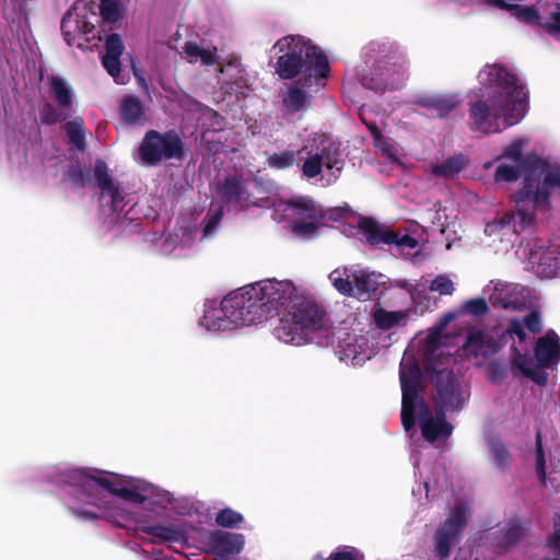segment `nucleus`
Instances as JSON below:
<instances>
[{
  "label": "nucleus",
  "mask_w": 560,
  "mask_h": 560,
  "mask_svg": "<svg viewBox=\"0 0 560 560\" xmlns=\"http://www.w3.org/2000/svg\"><path fill=\"white\" fill-rule=\"evenodd\" d=\"M180 55L189 63L200 62L203 66L214 65L219 60L215 47L201 46L195 42L185 43Z\"/></svg>",
  "instance_id": "26"
},
{
  "label": "nucleus",
  "mask_w": 560,
  "mask_h": 560,
  "mask_svg": "<svg viewBox=\"0 0 560 560\" xmlns=\"http://www.w3.org/2000/svg\"><path fill=\"white\" fill-rule=\"evenodd\" d=\"M377 352V343L369 334L339 331L336 353L347 364L361 365Z\"/></svg>",
  "instance_id": "14"
},
{
  "label": "nucleus",
  "mask_w": 560,
  "mask_h": 560,
  "mask_svg": "<svg viewBox=\"0 0 560 560\" xmlns=\"http://www.w3.org/2000/svg\"><path fill=\"white\" fill-rule=\"evenodd\" d=\"M330 560H362V556L352 547H341L331 553Z\"/></svg>",
  "instance_id": "44"
},
{
  "label": "nucleus",
  "mask_w": 560,
  "mask_h": 560,
  "mask_svg": "<svg viewBox=\"0 0 560 560\" xmlns=\"http://www.w3.org/2000/svg\"><path fill=\"white\" fill-rule=\"evenodd\" d=\"M97 20L94 0H78L61 21V32L67 44L86 49V44L97 38Z\"/></svg>",
  "instance_id": "11"
},
{
  "label": "nucleus",
  "mask_w": 560,
  "mask_h": 560,
  "mask_svg": "<svg viewBox=\"0 0 560 560\" xmlns=\"http://www.w3.org/2000/svg\"><path fill=\"white\" fill-rule=\"evenodd\" d=\"M536 471L539 477V479L544 482L546 479V471H545V458L542 454V450L540 444L537 445L536 451Z\"/></svg>",
  "instance_id": "48"
},
{
  "label": "nucleus",
  "mask_w": 560,
  "mask_h": 560,
  "mask_svg": "<svg viewBox=\"0 0 560 560\" xmlns=\"http://www.w3.org/2000/svg\"><path fill=\"white\" fill-rule=\"evenodd\" d=\"M467 164V161L462 155H455L446 161L435 164L432 167V173L438 177L452 178L456 176Z\"/></svg>",
  "instance_id": "30"
},
{
  "label": "nucleus",
  "mask_w": 560,
  "mask_h": 560,
  "mask_svg": "<svg viewBox=\"0 0 560 560\" xmlns=\"http://www.w3.org/2000/svg\"><path fill=\"white\" fill-rule=\"evenodd\" d=\"M139 81H140L141 85H144V80L143 79H140Z\"/></svg>",
  "instance_id": "55"
},
{
  "label": "nucleus",
  "mask_w": 560,
  "mask_h": 560,
  "mask_svg": "<svg viewBox=\"0 0 560 560\" xmlns=\"http://www.w3.org/2000/svg\"><path fill=\"white\" fill-rule=\"evenodd\" d=\"M510 11L521 21L528 24H536L539 21L538 11L533 7L511 5Z\"/></svg>",
  "instance_id": "39"
},
{
  "label": "nucleus",
  "mask_w": 560,
  "mask_h": 560,
  "mask_svg": "<svg viewBox=\"0 0 560 560\" xmlns=\"http://www.w3.org/2000/svg\"><path fill=\"white\" fill-rule=\"evenodd\" d=\"M488 4H491L493 7H497V8H500V9H505V10H510L511 9V5H509L508 3H505L504 0H485Z\"/></svg>",
  "instance_id": "51"
},
{
  "label": "nucleus",
  "mask_w": 560,
  "mask_h": 560,
  "mask_svg": "<svg viewBox=\"0 0 560 560\" xmlns=\"http://www.w3.org/2000/svg\"><path fill=\"white\" fill-rule=\"evenodd\" d=\"M490 454L493 463L499 468H505L510 464V455L506 448L500 442H492L490 444Z\"/></svg>",
  "instance_id": "38"
},
{
  "label": "nucleus",
  "mask_w": 560,
  "mask_h": 560,
  "mask_svg": "<svg viewBox=\"0 0 560 560\" xmlns=\"http://www.w3.org/2000/svg\"><path fill=\"white\" fill-rule=\"evenodd\" d=\"M313 560H325L322 556H316Z\"/></svg>",
  "instance_id": "54"
},
{
  "label": "nucleus",
  "mask_w": 560,
  "mask_h": 560,
  "mask_svg": "<svg viewBox=\"0 0 560 560\" xmlns=\"http://www.w3.org/2000/svg\"><path fill=\"white\" fill-rule=\"evenodd\" d=\"M228 211L248 210L250 207H273V219L282 223L293 235L312 238L318 234L327 220L340 221V231L348 237H357L370 245H393L405 257L418 253V241L409 234L380 225L371 218L361 217L348 207L324 211L313 199L295 196L288 201L270 203L266 191L255 182H243L238 177L226 179L219 190Z\"/></svg>",
  "instance_id": "2"
},
{
  "label": "nucleus",
  "mask_w": 560,
  "mask_h": 560,
  "mask_svg": "<svg viewBox=\"0 0 560 560\" xmlns=\"http://www.w3.org/2000/svg\"><path fill=\"white\" fill-rule=\"evenodd\" d=\"M312 85L303 80H298L287 84L281 90L282 105L287 114L304 112L308 107L310 95L305 88H311Z\"/></svg>",
  "instance_id": "23"
},
{
  "label": "nucleus",
  "mask_w": 560,
  "mask_h": 560,
  "mask_svg": "<svg viewBox=\"0 0 560 560\" xmlns=\"http://www.w3.org/2000/svg\"><path fill=\"white\" fill-rule=\"evenodd\" d=\"M418 103L427 108L431 116L442 117L455 108L459 100L454 94L448 95H428L421 97Z\"/></svg>",
  "instance_id": "27"
},
{
  "label": "nucleus",
  "mask_w": 560,
  "mask_h": 560,
  "mask_svg": "<svg viewBox=\"0 0 560 560\" xmlns=\"http://www.w3.org/2000/svg\"><path fill=\"white\" fill-rule=\"evenodd\" d=\"M304 161L303 175L313 178L322 172L323 167L329 176L336 179L343 167L342 154L339 144L331 142L324 133H313L300 151H282L268 156L267 163L271 168L283 170Z\"/></svg>",
  "instance_id": "8"
},
{
  "label": "nucleus",
  "mask_w": 560,
  "mask_h": 560,
  "mask_svg": "<svg viewBox=\"0 0 560 560\" xmlns=\"http://www.w3.org/2000/svg\"><path fill=\"white\" fill-rule=\"evenodd\" d=\"M527 141L525 139H515L511 141L506 148L504 149L501 156L495 158L493 161L486 162L483 164L485 168H490L494 162H499L502 158H505L513 163L518 164L521 162L523 155V149L526 145Z\"/></svg>",
  "instance_id": "32"
},
{
  "label": "nucleus",
  "mask_w": 560,
  "mask_h": 560,
  "mask_svg": "<svg viewBox=\"0 0 560 560\" xmlns=\"http://www.w3.org/2000/svg\"><path fill=\"white\" fill-rule=\"evenodd\" d=\"M50 94L63 108H70L73 102V91L69 83L61 77L51 75L48 79Z\"/></svg>",
  "instance_id": "29"
},
{
  "label": "nucleus",
  "mask_w": 560,
  "mask_h": 560,
  "mask_svg": "<svg viewBox=\"0 0 560 560\" xmlns=\"http://www.w3.org/2000/svg\"><path fill=\"white\" fill-rule=\"evenodd\" d=\"M67 482L75 491L69 509L82 520L102 517L120 525L131 520L133 513L118 500L132 505L163 504L170 500L166 491L144 479L96 468L70 469Z\"/></svg>",
  "instance_id": "3"
},
{
  "label": "nucleus",
  "mask_w": 560,
  "mask_h": 560,
  "mask_svg": "<svg viewBox=\"0 0 560 560\" xmlns=\"http://www.w3.org/2000/svg\"><path fill=\"white\" fill-rule=\"evenodd\" d=\"M409 319L408 310L388 311L382 306H374L372 320L376 328L390 330L404 327Z\"/></svg>",
  "instance_id": "25"
},
{
  "label": "nucleus",
  "mask_w": 560,
  "mask_h": 560,
  "mask_svg": "<svg viewBox=\"0 0 560 560\" xmlns=\"http://www.w3.org/2000/svg\"><path fill=\"white\" fill-rule=\"evenodd\" d=\"M463 311L471 315H481L487 313L488 305L483 298L472 299L464 303Z\"/></svg>",
  "instance_id": "42"
},
{
  "label": "nucleus",
  "mask_w": 560,
  "mask_h": 560,
  "mask_svg": "<svg viewBox=\"0 0 560 560\" xmlns=\"http://www.w3.org/2000/svg\"><path fill=\"white\" fill-rule=\"evenodd\" d=\"M483 294L488 296L493 306L514 311L524 308L528 298V292L524 287L501 280L490 281L485 287Z\"/></svg>",
  "instance_id": "18"
},
{
  "label": "nucleus",
  "mask_w": 560,
  "mask_h": 560,
  "mask_svg": "<svg viewBox=\"0 0 560 560\" xmlns=\"http://www.w3.org/2000/svg\"><path fill=\"white\" fill-rule=\"evenodd\" d=\"M222 73L223 72H228L232 75V73H240L241 70L238 69V66L237 65H234V63H230L226 68H221L220 70Z\"/></svg>",
  "instance_id": "52"
},
{
  "label": "nucleus",
  "mask_w": 560,
  "mask_h": 560,
  "mask_svg": "<svg viewBox=\"0 0 560 560\" xmlns=\"http://www.w3.org/2000/svg\"><path fill=\"white\" fill-rule=\"evenodd\" d=\"M534 352L537 364L515 348L513 364L533 382L544 385L547 381V374L540 368L552 369L560 361L559 336L555 331H548L537 340Z\"/></svg>",
  "instance_id": "10"
},
{
  "label": "nucleus",
  "mask_w": 560,
  "mask_h": 560,
  "mask_svg": "<svg viewBox=\"0 0 560 560\" xmlns=\"http://www.w3.org/2000/svg\"><path fill=\"white\" fill-rule=\"evenodd\" d=\"M256 322L257 316L253 306L246 304L241 290H237L221 301H208L205 304L200 326L209 331H224L249 326Z\"/></svg>",
  "instance_id": "9"
},
{
  "label": "nucleus",
  "mask_w": 560,
  "mask_h": 560,
  "mask_svg": "<svg viewBox=\"0 0 560 560\" xmlns=\"http://www.w3.org/2000/svg\"><path fill=\"white\" fill-rule=\"evenodd\" d=\"M246 304H250L260 319V311L284 308L278 326L277 338L288 345L301 346L313 341L325 329V318L317 305L300 301L296 289L290 280L265 279L240 289Z\"/></svg>",
  "instance_id": "4"
},
{
  "label": "nucleus",
  "mask_w": 560,
  "mask_h": 560,
  "mask_svg": "<svg viewBox=\"0 0 560 560\" xmlns=\"http://www.w3.org/2000/svg\"><path fill=\"white\" fill-rule=\"evenodd\" d=\"M502 529L505 530L503 537L498 541L501 547H508L520 539L523 528L518 521L508 523Z\"/></svg>",
  "instance_id": "36"
},
{
  "label": "nucleus",
  "mask_w": 560,
  "mask_h": 560,
  "mask_svg": "<svg viewBox=\"0 0 560 560\" xmlns=\"http://www.w3.org/2000/svg\"><path fill=\"white\" fill-rule=\"evenodd\" d=\"M457 324V315L448 314L425 336L418 337L405 351L400 362L402 392L401 421L406 431L415 425V412L419 410L422 436L431 444L440 445L452 434L453 427L445 412L458 410L467 400V386L446 370V363L456 347L450 332Z\"/></svg>",
  "instance_id": "1"
},
{
  "label": "nucleus",
  "mask_w": 560,
  "mask_h": 560,
  "mask_svg": "<svg viewBox=\"0 0 560 560\" xmlns=\"http://www.w3.org/2000/svg\"><path fill=\"white\" fill-rule=\"evenodd\" d=\"M71 179L74 184L79 186H84L86 184L83 172L81 170H77L72 173Z\"/></svg>",
  "instance_id": "50"
},
{
  "label": "nucleus",
  "mask_w": 560,
  "mask_h": 560,
  "mask_svg": "<svg viewBox=\"0 0 560 560\" xmlns=\"http://www.w3.org/2000/svg\"><path fill=\"white\" fill-rule=\"evenodd\" d=\"M548 30L555 37L560 39V3L557 5L556 11L552 13Z\"/></svg>",
  "instance_id": "47"
},
{
  "label": "nucleus",
  "mask_w": 560,
  "mask_h": 560,
  "mask_svg": "<svg viewBox=\"0 0 560 560\" xmlns=\"http://www.w3.org/2000/svg\"><path fill=\"white\" fill-rule=\"evenodd\" d=\"M245 545L242 534L215 530L207 538L208 550L219 560H230L240 553Z\"/></svg>",
  "instance_id": "21"
},
{
  "label": "nucleus",
  "mask_w": 560,
  "mask_h": 560,
  "mask_svg": "<svg viewBox=\"0 0 560 560\" xmlns=\"http://www.w3.org/2000/svg\"><path fill=\"white\" fill-rule=\"evenodd\" d=\"M222 208V206L212 203L209 218L202 229L201 235H199V231L197 229L187 228L180 229L178 233L170 235L162 245L163 253L180 256L186 248H189L195 244L196 240L210 236L215 231L220 222Z\"/></svg>",
  "instance_id": "15"
},
{
  "label": "nucleus",
  "mask_w": 560,
  "mask_h": 560,
  "mask_svg": "<svg viewBox=\"0 0 560 560\" xmlns=\"http://www.w3.org/2000/svg\"><path fill=\"white\" fill-rule=\"evenodd\" d=\"M540 318L537 313L533 312L523 320L512 319L510 326L506 329V332L512 339L517 338L520 342H523L526 338V329L532 332H536L540 329Z\"/></svg>",
  "instance_id": "28"
},
{
  "label": "nucleus",
  "mask_w": 560,
  "mask_h": 560,
  "mask_svg": "<svg viewBox=\"0 0 560 560\" xmlns=\"http://www.w3.org/2000/svg\"><path fill=\"white\" fill-rule=\"evenodd\" d=\"M215 522L222 527H235L243 522V516L234 510L223 509L217 514Z\"/></svg>",
  "instance_id": "37"
},
{
  "label": "nucleus",
  "mask_w": 560,
  "mask_h": 560,
  "mask_svg": "<svg viewBox=\"0 0 560 560\" xmlns=\"http://www.w3.org/2000/svg\"><path fill=\"white\" fill-rule=\"evenodd\" d=\"M549 546L560 552V516L555 522V530L549 537Z\"/></svg>",
  "instance_id": "49"
},
{
  "label": "nucleus",
  "mask_w": 560,
  "mask_h": 560,
  "mask_svg": "<svg viewBox=\"0 0 560 560\" xmlns=\"http://www.w3.org/2000/svg\"><path fill=\"white\" fill-rule=\"evenodd\" d=\"M528 261L540 278L560 277V252L551 248H538L529 253Z\"/></svg>",
  "instance_id": "22"
},
{
  "label": "nucleus",
  "mask_w": 560,
  "mask_h": 560,
  "mask_svg": "<svg viewBox=\"0 0 560 560\" xmlns=\"http://www.w3.org/2000/svg\"><path fill=\"white\" fill-rule=\"evenodd\" d=\"M360 117L370 130L374 139L375 147L381 150L389 161L400 163L404 156L402 149L392 139L384 137L376 124L368 119L366 109L364 107L360 110Z\"/></svg>",
  "instance_id": "24"
},
{
  "label": "nucleus",
  "mask_w": 560,
  "mask_h": 560,
  "mask_svg": "<svg viewBox=\"0 0 560 560\" xmlns=\"http://www.w3.org/2000/svg\"><path fill=\"white\" fill-rule=\"evenodd\" d=\"M405 80V73L397 74V79H390L386 82H374L373 79L369 80L363 78V84L374 90H386L387 88H397Z\"/></svg>",
  "instance_id": "41"
},
{
  "label": "nucleus",
  "mask_w": 560,
  "mask_h": 560,
  "mask_svg": "<svg viewBox=\"0 0 560 560\" xmlns=\"http://www.w3.org/2000/svg\"><path fill=\"white\" fill-rule=\"evenodd\" d=\"M102 63L117 83H125V80L120 78V57L104 55Z\"/></svg>",
  "instance_id": "40"
},
{
  "label": "nucleus",
  "mask_w": 560,
  "mask_h": 560,
  "mask_svg": "<svg viewBox=\"0 0 560 560\" xmlns=\"http://www.w3.org/2000/svg\"><path fill=\"white\" fill-rule=\"evenodd\" d=\"M478 80L485 100L471 103L474 128L494 133L520 122L528 108V91L523 79L501 65H487Z\"/></svg>",
  "instance_id": "5"
},
{
  "label": "nucleus",
  "mask_w": 560,
  "mask_h": 560,
  "mask_svg": "<svg viewBox=\"0 0 560 560\" xmlns=\"http://www.w3.org/2000/svg\"><path fill=\"white\" fill-rule=\"evenodd\" d=\"M553 192L560 194V166L537 159L533 174L514 197L515 213H505L500 221L488 223L485 232L488 235L497 232L506 235L510 230L520 233L533 223L535 213L549 209V196Z\"/></svg>",
  "instance_id": "6"
},
{
  "label": "nucleus",
  "mask_w": 560,
  "mask_h": 560,
  "mask_svg": "<svg viewBox=\"0 0 560 560\" xmlns=\"http://www.w3.org/2000/svg\"><path fill=\"white\" fill-rule=\"evenodd\" d=\"M67 135L69 140L78 148H84V131H83V119L74 118L66 124Z\"/></svg>",
  "instance_id": "34"
},
{
  "label": "nucleus",
  "mask_w": 560,
  "mask_h": 560,
  "mask_svg": "<svg viewBox=\"0 0 560 560\" xmlns=\"http://www.w3.org/2000/svg\"><path fill=\"white\" fill-rule=\"evenodd\" d=\"M415 468H416L417 471L420 472V465H419L418 460L415 462Z\"/></svg>",
  "instance_id": "53"
},
{
  "label": "nucleus",
  "mask_w": 560,
  "mask_h": 560,
  "mask_svg": "<svg viewBox=\"0 0 560 560\" xmlns=\"http://www.w3.org/2000/svg\"><path fill=\"white\" fill-rule=\"evenodd\" d=\"M40 119L45 124H54L61 119V114L54 106L47 104L40 110Z\"/></svg>",
  "instance_id": "46"
},
{
  "label": "nucleus",
  "mask_w": 560,
  "mask_h": 560,
  "mask_svg": "<svg viewBox=\"0 0 560 560\" xmlns=\"http://www.w3.org/2000/svg\"><path fill=\"white\" fill-rule=\"evenodd\" d=\"M469 515L468 505L457 501L435 536V552L442 560L448 557L451 546L457 541L458 535L466 524Z\"/></svg>",
  "instance_id": "17"
},
{
  "label": "nucleus",
  "mask_w": 560,
  "mask_h": 560,
  "mask_svg": "<svg viewBox=\"0 0 560 560\" xmlns=\"http://www.w3.org/2000/svg\"><path fill=\"white\" fill-rule=\"evenodd\" d=\"M94 176L101 189V208L103 214L114 223H122L126 215H121L126 207L124 196L119 187L108 174V168L103 161H97L94 166Z\"/></svg>",
  "instance_id": "13"
},
{
  "label": "nucleus",
  "mask_w": 560,
  "mask_h": 560,
  "mask_svg": "<svg viewBox=\"0 0 560 560\" xmlns=\"http://www.w3.org/2000/svg\"><path fill=\"white\" fill-rule=\"evenodd\" d=\"M273 50L278 55L276 73L281 79L299 77L305 83L319 85L329 72L326 56L303 36H284L273 45Z\"/></svg>",
  "instance_id": "7"
},
{
  "label": "nucleus",
  "mask_w": 560,
  "mask_h": 560,
  "mask_svg": "<svg viewBox=\"0 0 560 560\" xmlns=\"http://www.w3.org/2000/svg\"><path fill=\"white\" fill-rule=\"evenodd\" d=\"M120 115L127 124H140L144 119L141 103L133 96H126L122 100Z\"/></svg>",
  "instance_id": "31"
},
{
  "label": "nucleus",
  "mask_w": 560,
  "mask_h": 560,
  "mask_svg": "<svg viewBox=\"0 0 560 560\" xmlns=\"http://www.w3.org/2000/svg\"><path fill=\"white\" fill-rule=\"evenodd\" d=\"M520 176V167L518 164H509L505 162H502L498 165L495 173H494V179L495 182H515Z\"/></svg>",
  "instance_id": "35"
},
{
  "label": "nucleus",
  "mask_w": 560,
  "mask_h": 560,
  "mask_svg": "<svg viewBox=\"0 0 560 560\" xmlns=\"http://www.w3.org/2000/svg\"><path fill=\"white\" fill-rule=\"evenodd\" d=\"M498 341L488 331L470 328L460 352L465 359L476 365H481L498 351Z\"/></svg>",
  "instance_id": "20"
},
{
  "label": "nucleus",
  "mask_w": 560,
  "mask_h": 560,
  "mask_svg": "<svg viewBox=\"0 0 560 560\" xmlns=\"http://www.w3.org/2000/svg\"><path fill=\"white\" fill-rule=\"evenodd\" d=\"M329 280L340 293L368 300L386 284L387 278L366 269L338 268L329 273Z\"/></svg>",
  "instance_id": "12"
},
{
  "label": "nucleus",
  "mask_w": 560,
  "mask_h": 560,
  "mask_svg": "<svg viewBox=\"0 0 560 560\" xmlns=\"http://www.w3.org/2000/svg\"><path fill=\"white\" fill-rule=\"evenodd\" d=\"M151 533L154 536H156L161 539H164V540H179V538H180V534L171 527H163V526L154 527V528H152Z\"/></svg>",
  "instance_id": "45"
},
{
  "label": "nucleus",
  "mask_w": 560,
  "mask_h": 560,
  "mask_svg": "<svg viewBox=\"0 0 560 560\" xmlns=\"http://www.w3.org/2000/svg\"><path fill=\"white\" fill-rule=\"evenodd\" d=\"M182 154V143L175 133L164 136L151 131L139 149V155L143 163L154 164L162 159L178 158Z\"/></svg>",
  "instance_id": "16"
},
{
  "label": "nucleus",
  "mask_w": 560,
  "mask_h": 560,
  "mask_svg": "<svg viewBox=\"0 0 560 560\" xmlns=\"http://www.w3.org/2000/svg\"><path fill=\"white\" fill-rule=\"evenodd\" d=\"M424 488H425V491L428 492V482H424Z\"/></svg>",
  "instance_id": "56"
},
{
  "label": "nucleus",
  "mask_w": 560,
  "mask_h": 560,
  "mask_svg": "<svg viewBox=\"0 0 560 560\" xmlns=\"http://www.w3.org/2000/svg\"><path fill=\"white\" fill-rule=\"evenodd\" d=\"M124 51L122 40L119 35L112 34L106 39V52L105 55L120 57Z\"/></svg>",
  "instance_id": "43"
},
{
  "label": "nucleus",
  "mask_w": 560,
  "mask_h": 560,
  "mask_svg": "<svg viewBox=\"0 0 560 560\" xmlns=\"http://www.w3.org/2000/svg\"><path fill=\"white\" fill-rule=\"evenodd\" d=\"M98 9L103 19L108 22H116L124 13V8L119 0L101 1Z\"/></svg>",
  "instance_id": "33"
},
{
  "label": "nucleus",
  "mask_w": 560,
  "mask_h": 560,
  "mask_svg": "<svg viewBox=\"0 0 560 560\" xmlns=\"http://www.w3.org/2000/svg\"><path fill=\"white\" fill-rule=\"evenodd\" d=\"M396 285L406 290L416 307H427L429 304L428 289L440 295H452L455 291V282L450 275L443 273L431 280L429 287L427 282H410L408 280H397Z\"/></svg>",
  "instance_id": "19"
}]
</instances>
